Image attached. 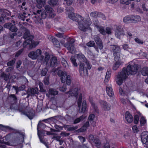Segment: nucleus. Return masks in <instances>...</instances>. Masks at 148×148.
<instances>
[{
    "label": "nucleus",
    "instance_id": "nucleus-1",
    "mask_svg": "<svg viewBox=\"0 0 148 148\" xmlns=\"http://www.w3.org/2000/svg\"><path fill=\"white\" fill-rule=\"evenodd\" d=\"M137 64L134 65H129L127 69L124 68L121 72H119L116 76V82L119 85H121L129 75H133L136 74L138 70Z\"/></svg>",
    "mask_w": 148,
    "mask_h": 148
},
{
    "label": "nucleus",
    "instance_id": "nucleus-2",
    "mask_svg": "<svg viewBox=\"0 0 148 148\" xmlns=\"http://www.w3.org/2000/svg\"><path fill=\"white\" fill-rule=\"evenodd\" d=\"M77 58L79 61V71L81 76H86L88 75L87 69H90L91 65L90 64L89 61L87 60L85 56L82 53L77 55Z\"/></svg>",
    "mask_w": 148,
    "mask_h": 148
},
{
    "label": "nucleus",
    "instance_id": "nucleus-3",
    "mask_svg": "<svg viewBox=\"0 0 148 148\" xmlns=\"http://www.w3.org/2000/svg\"><path fill=\"white\" fill-rule=\"evenodd\" d=\"M45 57L44 59L43 62L46 65L47 67L57 66L58 62L56 57H52L49 60L50 56L48 53L45 52Z\"/></svg>",
    "mask_w": 148,
    "mask_h": 148
},
{
    "label": "nucleus",
    "instance_id": "nucleus-4",
    "mask_svg": "<svg viewBox=\"0 0 148 148\" xmlns=\"http://www.w3.org/2000/svg\"><path fill=\"white\" fill-rule=\"evenodd\" d=\"M58 75L61 77V80L62 83H64L66 82L67 85L70 84L71 82L70 76L68 75L66 72L59 71L58 72Z\"/></svg>",
    "mask_w": 148,
    "mask_h": 148
},
{
    "label": "nucleus",
    "instance_id": "nucleus-5",
    "mask_svg": "<svg viewBox=\"0 0 148 148\" xmlns=\"http://www.w3.org/2000/svg\"><path fill=\"white\" fill-rule=\"evenodd\" d=\"M110 47L111 51L112 52L114 59L117 60L120 58L121 54V49L119 46L118 45H111Z\"/></svg>",
    "mask_w": 148,
    "mask_h": 148
},
{
    "label": "nucleus",
    "instance_id": "nucleus-6",
    "mask_svg": "<svg viewBox=\"0 0 148 148\" xmlns=\"http://www.w3.org/2000/svg\"><path fill=\"white\" fill-rule=\"evenodd\" d=\"M74 39L71 38L70 41H68L64 45V47L67 48L70 53L72 54L75 53L76 51L75 49L74 46Z\"/></svg>",
    "mask_w": 148,
    "mask_h": 148
},
{
    "label": "nucleus",
    "instance_id": "nucleus-7",
    "mask_svg": "<svg viewBox=\"0 0 148 148\" xmlns=\"http://www.w3.org/2000/svg\"><path fill=\"white\" fill-rule=\"evenodd\" d=\"M70 8L71 9L72 12L69 14V18L77 22L83 20V18L82 16L79 15L74 13V9L73 8Z\"/></svg>",
    "mask_w": 148,
    "mask_h": 148
},
{
    "label": "nucleus",
    "instance_id": "nucleus-8",
    "mask_svg": "<svg viewBox=\"0 0 148 148\" xmlns=\"http://www.w3.org/2000/svg\"><path fill=\"white\" fill-rule=\"evenodd\" d=\"M41 50L39 49H37L36 51H32L30 52L28 55V56L33 60L36 59L38 57L41 55Z\"/></svg>",
    "mask_w": 148,
    "mask_h": 148
},
{
    "label": "nucleus",
    "instance_id": "nucleus-9",
    "mask_svg": "<svg viewBox=\"0 0 148 148\" xmlns=\"http://www.w3.org/2000/svg\"><path fill=\"white\" fill-rule=\"evenodd\" d=\"M115 36L118 38L120 39L121 36L124 34L123 28L121 26H117L115 31Z\"/></svg>",
    "mask_w": 148,
    "mask_h": 148
},
{
    "label": "nucleus",
    "instance_id": "nucleus-10",
    "mask_svg": "<svg viewBox=\"0 0 148 148\" xmlns=\"http://www.w3.org/2000/svg\"><path fill=\"white\" fill-rule=\"evenodd\" d=\"M15 133L14 135V138L15 142H18L19 141L20 138H24V133L23 132H21L20 131L17 130H14Z\"/></svg>",
    "mask_w": 148,
    "mask_h": 148
},
{
    "label": "nucleus",
    "instance_id": "nucleus-11",
    "mask_svg": "<svg viewBox=\"0 0 148 148\" xmlns=\"http://www.w3.org/2000/svg\"><path fill=\"white\" fill-rule=\"evenodd\" d=\"M12 21L14 23H15L14 21ZM3 26L4 27L8 29L12 32H16L18 30L17 28L15 26L14 24L13 25L12 23H8L4 24Z\"/></svg>",
    "mask_w": 148,
    "mask_h": 148
},
{
    "label": "nucleus",
    "instance_id": "nucleus-12",
    "mask_svg": "<svg viewBox=\"0 0 148 148\" xmlns=\"http://www.w3.org/2000/svg\"><path fill=\"white\" fill-rule=\"evenodd\" d=\"M34 14L37 15L41 19L45 18L47 16L46 12L44 10H38L34 12Z\"/></svg>",
    "mask_w": 148,
    "mask_h": 148
},
{
    "label": "nucleus",
    "instance_id": "nucleus-13",
    "mask_svg": "<svg viewBox=\"0 0 148 148\" xmlns=\"http://www.w3.org/2000/svg\"><path fill=\"white\" fill-rule=\"evenodd\" d=\"M141 140L143 144L148 145V132H144L141 134Z\"/></svg>",
    "mask_w": 148,
    "mask_h": 148
},
{
    "label": "nucleus",
    "instance_id": "nucleus-14",
    "mask_svg": "<svg viewBox=\"0 0 148 148\" xmlns=\"http://www.w3.org/2000/svg\"><path fill=\"white\" fill-rule=\"evenodd\" d=\"M38 92V90L37 88H29L27 90V97L28 98L29 96H34L36 94H37Z\"/></svg>",
    "mask_w": 148,
    "mask_h": 148
},
{
    "label": "nucleus",
    "instance_id": "nucleus-15",
    "mask_svg": "<svg viewBox=\"0 0 148 148\" xmlns=\"http://www.w3.org/2000/svg\"><path fill=\"white\" fill-rule=\"evenodd\" d=\"M100 103L104 110L108 111L110 109L111 107L110 105L108 104L106 102L101 100Z\"/></svg>",
    "mask_w": 148,
    "mask_h": 148
},
{
    "label": "nucleus",
    "instance_id": "nucleus-16",
    "mask_svg": "<svg viewBox=\"0 0 148 148\" xmlns=\"http://www.w3.org/2000/svg\"><path fill=\"white\" fill-rule=\"evenodd\" d=\"M95 40L100 49H102L103 45L101 39L97 36H96L94 38Z\"/></svg>",
    "mask_w": 148,
    "mask_h": 148
},
{
    "label": "nucleus",
    "instance_id": "nucleus-17",
    "mask_svg": "<svg viewBox=\"0 0 148 148\" xmlns=\"http://www.w3.org/2000/svg\"><path fill=\"white\" fill-rule=\"evenodd\" d=\"M23 32L24 33L23 38L26 39L28 38H30V33L29 30L24 27H22Z\"/></svg>",
    "mask_w": 148,
    "mask_h": 148
},
{
    "label": "nucleus",
    "instance_id": "nucleus-18",
    "mask_svg": "<svg viewBox=\"0 0 148 148\" xmlns=\"http://www.w3.org/2000/svg\"><path fill=\"white\" fill-rule=\"evenodd\" d=\"M115 61V63L114 64L113 66V69L114 70H116L121 65L122 63L121 62L120 60V58L116 60L114 59Z\"/></svg>",
    "mask_w": 148,
    "mask_h": 148
},
{
    "label": "nucleus",
    "instance_id": "nucleus-19",
    "mask_svg": "<svg viewBox=\"0 0 148 148\" xmlns=\"http://www.w3.org/2000/svg\"><path fill=\"white\" fill-rule=\"evenodd\" d=\"M66 94H69V95L71 96H74L77 97L78 94V88H75L72 91L70 90L69 91L66 92Z\"/></svg>",
    "mask_w": 148,
    "mask_h": 148
},
{
    "label": "nucleus",
    "instance_id": "nucleus-20",
    "mask_svg": "<svg viewBox=\"0 0 148 148\" xmlns=\"http://www.w3.org/2000/svg\"><path fill=\"white\" fill-rule=\"evenodd\" d=\"M106 91L107 94L109 97H112L113 96V91L110 85H108L107 86Z\"/></svg>",
    "mask_w": 148,
    "mask_h": 148
},
{
    "label": "nucleus",
    "instance_id": "nucleus-21",
    "mask_svg": "<svg viewBox=\"0 0 148 148\" xmlns=\"http://www.w3.org/2000/svg\"><path fill=\"white\" fill-rule=\"evenodd\" d=\"M125 119L129 123H130L133 121V117L128 112H126L125 114Z\"/></svg>",
    "mask_w": 148,
    "mask_h": 148
},
{
    "label": "nucleus",
    "instance_id": "nucleus-22",
    "mask_svg": "<svg viewBox=\"0 0 148 148\" xmlns=\"http://www.w3.org/2000/svg\"><path fill=\"white\" fill-rule=\"evenodd\" d=\"M131 20L132 23H136L140 21L141 20L140 17L137 15H132Z\"/></svg>",
    "mask_w": 148,
    "mask_h": 148
},
{
    "label": "nucleus",
    "instance_id": "nucleus-23",
    "mask_svg": "<svg viewBox=\"0 0 148 148\" xmlns=\"http://www.w3.org/2000/svg\"><path fill=\"white\" fill-rule=\"evenodd\" d=\"M45 127V125L43 123L39 122L37 125L38 134H40L42 130L44 129Z\"/></svg>",
    "mask_w": 148,
    "mask_h": 148
},
{
    "label": "nucleus",
    "instance_id": "nucleus-24",
    "mask_svg": "<svg viewBox=\"0 0 148 148\" xmlns=\"http://www.w3.org/2000/svg\"><path fill=\"white\" fill-rule=\"evenodd\" d=\"M79 24V29L83 31H86V30L87 27L82 22V21L81 20L79 21H77Z\"/></svg>",
    "mask_w": 148,
    "mask_h": 148
},
{
    "label": "nucleus",
    "instance_id": "nucleus-25",
    "mask_svg": "<svg viewBox=\"0 0 148 148\" xmlns=\"http://www.w3.org/2000/svg\"><path fill=\"white\" fill-rule=\"evenodd\" d=\"M30 40H31L32 42L30 43V45L29 46V49H31L33 48H34L39 44V42H34L33 41L32 38H30Z\"/></svg>",
    "mask_w": 148,
    "mask_h": 148
},
{
    "label": "nucleus",
    "instance_id": "nucleus-26",
    "mask_svg": "<svg viewBox=\"0 0 148 148\" xmlns=\"http://www.w3.org/2000/svg\"><path fill=\"white\" fill-rule=\"evenodd\" d=\"M91 110L92 112H98V109L97 106L95 105V103L93 102H91Z\"/></svg>",
    "mask_w": 148,
    "mask_h": 148
},
{
    "label": "nucleus",
    "instance_id": "nucleus-27",
    "mask_svg": "<svg viewBox=\"0 0 148 148\" xmlns=\"http://www.w3.org/2000/svg\"><path fill=\"white\" fill-rule=\"evenodd\" d=\"M111 71L110 70H108L107 71L106 73V74L105 77V79L104 80L106 83H107L110 77Z\"/></svg>",
    "mask_w": 148,
    "mask_h": 148
},
{
    "label": "nucleus",
    "instance_id": "nucleus-28",
    "mask_svg": "<svg viewBox=\"0 0 148 148\" xmlns=\"http://www.w3.org/2000/svg\"><path fill=\"white\" fill-rule=\"evenodd\" d=\"M89 126V123L88 121L86 122L82 128L79 130V132H83L86 131L87 128Z\"/></svg>",
    "mask_w": 148,
    "mask_h": 148
},
{
    "label": "nucleus",
    "instance_id": "nucleus-29",
    "mask_svg": "<svg viewBox=\"0 0 148 148\" xmlns=\"http://www.w3.org/2000/svg\"><path fill=\"white\" fill-rule=\"evenodd\" d=\"M131 15L125 16L123 19V22L126 23H132Z\"/></svg>",
    "mask_w": 148,
    "mask_h": 148
},
{
    "label": "nucleus",
    "instance_id": "nucleus-30",
    "mask_svg": "<svg viewBox=\"0 0 148 148\" xmlns=\"http://www.w3.org/2000/svg\"><path fill=\"white\" fill-rule=\"evenodd\" d=\"M32 42V41L30 40V38L27 39L25 40L23 44V47L24 48L27 47H29L30 43Z\"/></svg>",
    "mask_w": 148,
    "mask_h": 148
},
{
    "label": "nucleus",
    "instance_id": "nucleus-31",
    "mask_svg": "<svg viewBox=\"0 0 148 148\" xmlns=\"http://www.w3.org/2000/svg\"><path fill=\"white\" fill-rule=\"evenodd\" d=\"M52 38V42L54 45L57 47H60V42L56 38Z\"/></svg>",
    "mask_w": 148,
    "mask_h": 148
},
{
    "label": "nucleus",
    "instance_id": "nucleus-32",
    "mask_svg": "<svg viewBox=\"0 0 148 148\" xmlns=\"http://www.w3.org/2000/svg\"><path fill=\"white\" fill-rule=\"evenodd\" d=\"M84 19L83 20H81L82 22L87 27V26L90 25L92 23L91 21L90 18H88L86 19L84 21Z\"/></svg>",
    "mask_w": 148,
    "mask_h": 148
},
{
    "label": "nucleus",
    "instance_id": "nucleus-33",
    "mask_svg": "<svg viewBox=\"0 0 148 148\" xmlns=\"http://www.w3.org/2000/svg\"><path fill=\"white\" fill-rule=\"evenodd\" d=\"M58 0H49L48 3L52 6H54L58 4Z\"/></svg>",
    "mask_w": 148,
    "mask_h": 148
},
{
    "label": "nucleus",
    "instance_id": "nucleus-34",
    "mask_svg": "<svg viewBox=\"0 0 148 148\" xmlns=\"http://www.w3.org/2000/svg\"><path fill=\"white\" fill-rule=\"evenodd\" d=\"M95 43L93 41H90L86 44V45L89 47H94L95 48V49L98 52H99L98 49L97 47H95Z\"/></svg>",
    "mask_w": 148,
    "mask_h": 148
},
{
    "label": "nucleus",
    "instance_id": "nucleus-35",
    "mask_svg": "<svg viewBox=\"0 0 148 148\" xmlns=\"http://www.w3.org/2000/svg\"><path fill=\"white\" fill-rule=\"evenodd\" d=\"M123 49L124 50L128 51L129 52H131L132 51V49L131 47L127 44H123L122 45Z\"/></svg>",
    "mask_w": 148,
    "mask_h": 148
},
{
    "label": "nucleus",
    "instance_id": "nucleus-36",
    "mask_svg": "<svg viewBox=\"0 0 148 148\" xmlns=\"http://www.w3.org/2000/svg\"><path fill=\"white\" fill-rule=\"evenodd\" d=\"M26 14L25 12H23V14L20 13L17 14L16 15V16L18 19L23 21H24L26 18V16H25Z\"/></svg>",
    "mask_w": 148,
    "mask_h": 148
},
{
    "label": "nucleus",
    "instance_id": "nucleus-37",
    "mask_svg": "<svg viewBox=\"0 0 148 148\" xmlns=\"http://www.w3.org/2000/svg\"><path fill=\"white\" fill-rule=\"evenodd\" d=\"M97 29L101 34L103 35H106V32L104 28L103 27L99 26L97 28Z\"/></svg>",
    "mask_w": 148,
    "mask_h": 148
},
{
    "label": "nucleus",
    "instance_id": "nucleus-38",
    "mask_svg": "<svg viewBox=\"0 0 148 148\" xmlns=\"http://www.w3.org/2000/svg\"><path fill=\"white\" fill-rule=\"evenodd\" d=\"M49 94L52 95H57L58 93V91L54 89H50L49 90Z\"/></svg>",
    "mask_w": 148,
    "mask_h": 148
},
{
    "label": "nucleus",
    "instance_id": "nucleus-39",
    "mask_svg": "<svg viewBox=\"0 0 148 148\" xmlns=\"http://www.w3.org/2000/svg\"><path fill=\"white\" fill-rule=\"evenodd\" d=\"M45 8L46 11L49 14L54 10L52 8L48 5H45Z\"/></svg>",
    "mask_w": 148,
    "mask_h": 148
},
{
    "label": "nucleus",
    "instance_id": "nucleus-40",
    "mask_svg": "<svg viewBox=\"0 0 148 148\" xmlns=\"http://www.w3.org/2000/svg\"><path fill=\"white\" fill-rule=\"evenodd\" d=\"M141 73L143 76L148 75V68H143L141 70Z\"/></svg>",
    "mask_w": 148,
    "mask_h": 148
},
{
    "label": "nucleus",
    "instance_id": "nucleus-41",
    "mask_svg": "<svg viewBox=\"0 0 148 148\" xmlns=\"http://www.w3.org/2000/svg\"><path fill=\"white\" fill-rule=\"evenodd\" d=\"M86 108V102L85 101H84L83 102L82 107L81 109L82 111L81 112H84L85 111Z\"/></svg>",
    "mask_w": 148,
    "mask_h": 148
},
{
    "label": "nucleus",
    "instance_id": "nucleus-42",
    "mask_svg": "<svg viewBox=\"0 0 148 148\" xmlns=\"http://www.w3.org/2000/svg\"><path fill=\"white\" fill-rule=\"evenodd\" d=\"M84 116L82 115L81 116L79 117L78 118L76 119L74 121L73 123L75 124H77V123H79L82 120H83L84 119Z\"/></svg>",
    "mask_w": 148,
    "mask_h": 148
},
{
    "label": "nucleus",
    "instance_id": "nucleus-43",
    "mask_svg": "<svg viewBox=\"0 0 148 148\" xmlns=\"http://www.w3.org/2000/svg\"><path fill=\"white\" fill-rule=\"evenodd\" d=\"M71 60L73 66L75 67H77L78 66L76 62V60L73 56H72L71 58Z\"/></svg>",
    "mask_w": 148,
    "mask_h": 148
},
{
    "label": "nucleus",
    "instance_id": "nucleus-44",
    "mask_svg": "<svg viewBox=\"0 0 148 148\" xmlns=\"http://www.w3.org/2000/svg\"><path fill=\"white\" fill-rule=\"evenodd\" d=\"M61 63L64 67L65 68H67L68 67V64L67 61L64 59L62 58L61 60Z\"/></svg>",
    "mask_w": 148,
    "mask_h": 148
},
{
    "label": "nucleus",
    "instance_id": "nucleus-45",
    "mask_svg": "<svg viewBox=\"0 0 148 148\" xmlns=\"http://www.w3.org/2000/svg\"><path fill=\"white\" fill-rule=\"evenodd\" d=\"M10 73H9L7 74H5L4 73H3L1 75V77L4 78V79L5 81L7 80L9 77Z\"/></svg>",
    "mask_w": 148,
    "mask_h": 148
},
{
    "label": "nucleus",
    "instance_id": "nucleus-46",
    "mask_svg": "<svg viewBox=\"0 0 148 148\" xmlns=\"http://www.w3.org/2000/svg\"><path fill=\"white\" fill-rule=\"evenodd\" d=\"M99 12L97 11L93 12L90 13V16L92 17L96 18L98 17Z\"/></svg>",
    "mask_w": 148,
    "mask_h": 148
},
{
    "label": "nucleus",
    "instance_id": "nucleus-47",
    "mask_svg": "<svg viewBox=\"0 0 148 148\" xmlns=\"http://www.w3.org/2000/svg\"><path fill=\"white\" fill-rule=\"evenodd\" d=\"M40 134H38V136L39 137V138L40 139V142L43 144H45V146H46L47 148H49L48 146L47 145V144L44 141L43 139L41 137L40 135Z\"/></svg>",
    "mask_w": 148,
    "mask_h": 148
},
{
    "label": "nucleus",
    "instance_id": "nucleus-48",
    "mask_svg": "<svg viewBox=\"0 0 148 148\" xmlns=\"http://www.w3.org/2000/svg\"><path fill=\"white\" fill-rule=\"evenodd\" d=\"M94 143L95 144L96 146L98 147H100L101 143L100 140L99 139L96 138L95 139V140H94Z\"/></svg>",
    "mask_w": 148,
    "mask_h": 148
},
{
    "label": "nucleus",
    "instance_id": "nucleus-49",
    "mask_svg": "<svg viewBox=\"0 0 148 148\" xmlns=\"http://www.w3.org/2000/svg\"><path fill=\"white\" fill-rule=\"evenodd\" d=\"M47 66L45 68V69H42L41 72V75L42 76H45L47 73V72L48 71V69L47 68Z\"/></svg>",
    "mask_w": 148,
    "mask_h": 148
},
{
    "label": "nucleus",
    "instance_id": "nucleus-50",
    "mask_svg": "<svg viewBox=\"0 0 148 148\" xmlns=\"http://www.w3.org/2000/svg\"><path fill=\"white\" fill-rule=\"evenodd\" d=\"M89 142L91 143H94V140H95L94 136L92 135H90L89 136Z\"/></svg>",
    "mask_w": 148,
    "mask_h": 148
},
{
    "label": "nucleus",
    "instance_id": "nucleus-51",
    "mask_svg": "<svg viewBox=\"0 0 148 148\" xmlns=\"http://www.w3.org/2000/svg\"><path fill=\"white\" fill-rule=\"evenodd\" d=\"M140 121L141 125H144L146 123V119L143 117H141Z\"/></svg>",
    "mask_w": 148,
    "mask_h": 148
},
{
    "label": "nucleus",
    "instance_id": "nucleus-52",
    "mask_svg": "<svg viewBox=\"0 0 148 148\" xmlns=\"http://www.w3.org/2000/svg\"><path fill=\"white\" fill-rule=\"evenodd\" d=\"M49 77H45L43 81L44 84L45 85H48L49 84Z\"/></svg>",
    "mask_w": 148,
    "mask_h": 148
},
{
    "label": "nucleus",
    "instance_id": "nucleus-53",
    "mask_svg": "<svg viewBox=\"0 0 148 148\" xmlns=\"http://www.w3.org/2000/svg\"><path fill=\"white\" fill-rule=\"evenodd\" d=\"M27 115L30 119H32L34 116V114L33 112H30L27 113Z\"/></svg>",
    "mask_w": 148,
    "mask_h": 148
},
{
    "label": "nucleus",
    "instance_id": "nucleus-54",
    "mask_svg": "<svg viewBox=\"0 0 148 148\" xmlns=\"http://www.w3.org/2000/svg\"><path fill=\"white\" fill-rule=\"evenodd\" d=\"M15 62V59L12 60L7 63V65L8 66H12Z\"/></svg>",
    "mask_w": 148,
    "mask_h": 148
},
{
    "label": "nucleus",
    "instance_id": "nucleus-55",
    "mask_svg": "<svg viewBox=\"0 0 148 148\" xmlns=\"http://www.w3.org/2000/svg\"><path fill=\"white\" fill-rule=\"evenodd\" d=\"M139 120V117L138 115H136L134 117V122L135 124L138 123Z\"/></svg>",
    "mask_w": 148,
    "mask_h": 148
},
{
    "label": "nucleus",
    "instance_id": "nucleus-56",
    "mask_svg": "<svg viewBox=\"0 0 148 148\" xmlns=\"http://www.w3.org/2000/svg\"><path fill=\"white\" fill-rule=\"evenodd\" d=\"M93 24L97 28L99 26V22L97 19H95L93 21Z\"/></svg>",
    "mask_w": 148,
    "mask_h": 148
},
{
    "label": "nucleus",
    "instance_id": "nucleus-57",
    "mask_svg": "<svg viewBox=\"0 0 148 148\" xmlns=\"http://www.w3.org/2000/svg\"><path fill=\"white\" fill-rule=\"evenodd\" d=\"M77 128L78 127L77 126L70 127V126H69V127L68 129V131H73L77 129Z\"/></svg>",
    "mask_w": 148,
    "mask_h": 148
},
{
    "label": "nucleus",
    "instance_id": "nucleus-58",
    "mask_svg": "<svg viewBox=\"0 0 148 148\" xmlns=\"http://www.w3.org/2000/svg\"><path fill=\"white\" fill-rule=\"evenodd\" d=\"M98 17L101 18L104 20L106 19V17L105 15L101 12H99Z\"/></svg>",
    "mask_w": 148,
    "mask_h": 148
},
{
    "label": "nucleus",
    "instance_id": "nucleus-59",
    "mask_svg": "<svg viewBox=\"0 0 148 148\" xmlns=\"http://www.w3.org/2000/svg\"><path fill=\"white\" fill-rule=\"evenodd\" d=\"M10 97L12 98L14 102H16L17 101V99L15 95L14 94H11L10 96Z\"/></svg>",
    "mask_w": 148,
    "mask_h": 148
},
{
    "label": "nucleus",
    "instance_id": "nucleus-60",
    "mask_svg": "<svg viewBox=\"0 0 148 148\" xmlns=\"http://www.w3.org/2000/svg\"><path fill=\"white\" fill-rule=\"evenodd\" d=\"M134 40L138 44H143V40L140 39L138 38H136L134 39Z\"/></svg>",
    "mask_w": 148,
    "mask_h": 148
},
{
    "label": "nucleus",
    "instance_id": "nucleus-61",
    "mask_svg": "<svg viewBox=\"0 0 148 148\" xmlns=\"http://www.w3.org/2000/svg\"><path fill=\"white\" fill-rule=\"evenodd\" d=\"M95 115L93 114H90L88 117V119L90 121H93L95 118Z\"/></svg>",
    "mask_w": 148,
    "mask_h": 148
},
{
    "label": "nucleus",
    "instance_id": "nucleus-62",
    "mask_svg": "<svg viewBox=\"0 0 148 148\" xmlns=\"http://www.w3.org/2000/svg\"><path fill=\"white\" fill-rule=\"evenodd\" d=\"M49 17L51 18H53L55 16L56 14L54 10L49 14Z\"/></svg>",
    "mask_w": 148,
    "mask_h": 148
},
{
    "label": "nucleus",
    "instance_id": "nucleus-63",
    "mask_svg": "<svg viewBox=\"0 0 148 148\" xmlns=\"http://www.w3.org/2000/svg\"><path fill=\"white\" fill-rule=\"evenodd\" d=\"M70 134L69 133H66L64 132H62L60 134V135L63 137H66L69 136Z\"/></svg>",
    "mask_w": 148,
    "mask_h": 148
},
{
    "label": "nucleus",
    "instance_id": "nucleus-64",
    "mask_svg": "<svg viewBox=\"0 0 148 148\" xmlns=\"http://www.w3.org/2000/svg\"><path fill=\"white\" fill-rule=\"evenodd\" d=\"M66 89V85L65 84H64L62 87H60L59 89L60 91L63 92L65 91Z\"/></svg>",
    "mask_w": 148,
    "mask_h": 148
}]
</instances>
